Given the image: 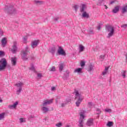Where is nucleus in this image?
<instances>
[{"instance_id":"nucleus-34","label":"nucleus","mask_w":127,"mask_h":127,"mask_svg":"<svg viewBox=\"0 0 127 127\" xmlns=\"http://www.w3.org/2000/svg\"><path fill=\"white\" fill-rule=\"evenodd\" d=\"M24 52H27L28 53H30V52H29V48H28V46L26 47L25 50H24Z\"/></svg>"},{"instance_id":"nucleus-64","label":"nucleus","mask_w":127,"mask_h":127,"mask_svg":"<svg viewBox=\"0 0 127 127\" xmlns=\"http://www.w3.org/2000/svg\"><path fill=\"white\" fill-rule=\"evenodd\" d=\"M65 127H70V125H66Z\"/></svg>"},{"instance_id":"nucleus-13","label":"nucleus","mask_w":127,"mask_h":127,"mask_svg":"<svg viewBox=\"0 0 127 127\" xmlns=\"http://www.w3.org/2000/svg\"><path fill=\"white\" fill-rule=\"evenodd\" d=\"M6 38L4 37L1 40V45L2 46H3V47H4V46L6 45V43H7V42L6 41Z\"/></svg>"},{"instance_id":"nucleus-60","label":"nucleus","mask_w":127,"mask_h":127,"mask_svg":"<svg viewBox=\"0 0 127 127\" xmlns=\"http://www.w3.org/2000/svg\"><path fill=\"white\" fill-rule=\"evenodd\" d=\"M63 78L65 80V79H67L68 78V76H65H65H64Z\"/></svg>"},{"instance_id":"nucleus-29","label":"nucleus","mask_w":127,"mask_h":127,"mask_svg":"<svg viewBox=\"0 0 127 127\" xmlns=\"http://www.w3.org/2000/svg\"><path fill=\"white\" fill-rule=\"evenodd\" d=\"M113 122H108V123L107 124V126L109 127H111L113 126Z\"/></svg>"},{"instance_id":"nucleus-58","label":"nucleus","mask_w":127,"mask_h":127,"mask_svg":"<svg viewBox=\"0 0 127 127\" xmlns=\"http://www.w3.org/2000/svg\"><path fill=\"white\" fill-rule=\"evenodd\" d=\"M100 58H102V59H104L105 58V56L101 55L100 56Z\"/></svg>"},{"instance_id":"nucleus-26","label":"nucleus","mask_w":127,"mask_h":127,"mask_svg":"<svg viewBox=\"0 0 127 127\" xmlns=\"http://www.w3.org/2000/svg\"><path fill=\"white\" fill-rule=\"evenodd\" d=\"M74 73H82V68H78L74 70Z\"/></svg>"},{"instance_id":"nucleus-53","label":"nucleus","mask_w":127,"mask_h":127,"mask_svg":"<svg viewBox=\"0 0 127 127\" xmlns=\"http://www.w3.org/2000/svg\"><path fill=\"white\" fill-rule=\"evenodd\" d=\"M52 91H55L56 90V88L54 86H53L51 88Z\"/></svg>"},{"instance_id":"nucleus-37","label":"nucleus","mask_w":127,"mask_h":127,"mask_svg":"<svg viewBox=\"0 0 127 127\" xmlns=\"http://www.w3.org/2000/svg\"><path fill=\"white\" fill-rule=\"evenodd\" d=\"M71 102V99H66L64 101V103H65L66 104H68V103H70Z\"/></svg>"},{"instance_id":"nucleus-6","label":"nucleus","mask_w":127,"mask_h":127,"mask_svg":"<svg viewBox=\"0 0 127 127\" xmlns=\"http://www.w3.org/2000/svg\"><path fill=\"white\" fill-rule=\"evenodd\" d=\"M58 53L59 55H62L63 56H66V53L64 51V49H63L62 47H59V49L58 50Z\"/></svg>"},{"instance_id":"nucleus-49","label":"nucleus","mask_w":127,"mask_h":127,"mask_svg":"<svg viewBox=\"0 0 127 127\" xmlns=\"http://www.w3.org/2000/svg\"><path fill=\"white\" fill-rule=\"evenodd\" d=\"M37 77H38V78H41V77H42V74L41 73H38Z\"/></svg>"},{"instance_id":"nucleus-61","label":"nucleus","mask_w":127,"mask_h":127,"mask_svg":"<svg viewBox=\"0 0 127 127\" xmlns=\"http://www.w3.org/2000/svg\"><path fill=\"white\" fill-rule=\"evenodd\" d=\"M103 1H104V0H100L99 2H100V3H102V2H103Z\"/></svg>"},{"instance_id":"nucleus-19","label":"nucleus","mask_w":127,"mask_h":127,"mask_svg":"<svg viewBox=\"0 0 127 127\" xmlns=\"http://www.w3.org/2000/svg\"><path fill=\"white\" fill-rule=\"evenodd\" d=\"M60 72H62L64 68V63H62L59 65Z\"/></svg>"},{"instance_id":"nucleus-63","label":"nucleus","mask_w":127,"mask_h":127,"mask_svg":"<svg viewBox=\"0 0 127 127\" xmlns=\"http://www.w3.org/2000/svg\"><path fill=\"white\" fill-rule=\"evenodd\" d=\"M104 6H105L106 9H108V6H107V5H105Z\"/></svg>"},{"instance_id":"nucleus-44","label":"nucleus","mask_w":127,"mask_h":127,"mask_svg":"<svg viewBox=\"0 0 127 127\" xmlns=\"http://www.w3.org/2000/svg\"><path fill=\"white\" fill-rule=\"evenodd\" d=\"M105 112H106V113H111L112 110L111 109H105Z\"/></svg>"},{"instance_id":"nucleus-1","label":"nucleus","mask_w":127,"mask_h":127,"mask_svg":"<svg viewBox=\"0 0 127 127\" xmlns=\"http://www.w3.org/2000/svg\"><path fill=\"white\" fill-rule=\"evenodd\" d=\"M105 28L106 31L109 32V33L108 34L107 38H111V37H112V36H113L115 33V27L109 24H107L105 25Z\"/></svg>"},{"instance_id":"nucleus-57","label":"nucleus","mask_w":127,"mask_h":127,"mask_svg":"<svg viewBox=\"0 0 127 127\" xmlns=\"http://www.w3.org/2000/svg\"><path fill=\"white\" fill-rule=\"evenodd\" d=\"M59 19V17H58L55 18V21H57Z\"/></svg>"},{"instance_id":"nucleus-3","label":"nucleus","mask_w":127,"mask_h":127,"mask_svg":"<svg viewBox=\"0 0 127 127\" xmlns=\"http://www.w3.org/2000/svg\"><path fill=\"white\" fill-rule=\"evenodd\" d=\"M5 10L9 14H15L16 13V10L12 5L10 6L7 9H5Z\"/></svg>"},{"instance_id":"nucleus-22","label":"nucleus","mask_w":127,"mask_h":127,"mask_svg":"<svg viewBox=\"0 0 127 127\" xmlns=\"http://www.w3.org/2000/svg\"><path fill=\"white\" fill-rule=\"evenodd\" d=\"M86 4H81V7L80 8V12H83L84 11H85V8H86Z\"/></svg>"},{"instance_id":"nucleus-38","label":"nucleus","mask_w":127,"mask_h":127,"mask_svg":"<svg viewBox=\"0 0 127 127\" xmlns=\"http://www.w3.org/2000/svg\"><path fill=\"white\" fill-rule=\"evenodd\" d=\"M48 102V105H50V104H52L53 103V99H50V100H47Z\"/></svg>"},{"instance_id":"nucleus-16","label":"nucleus","mask_w":127,"mask_h":127,"mask_svg":"<svg viewBox=\"0 0 127 127\" xmlns=\"http://www.w3.org/2000/svg\"><path fill=\"white\" fill-rule=\"evenodd\" d=\"M84 114H85V112H84V111H82L79 113V120H83L84 121V119H85V115H84Z\"/></svg>"},{"instance_id":"nucleus-15","label":"nucleus","mask_w":127,"mask_h":127,"mask_svg":"<svg viewBox=\"0 0 127 127\" xmlns=\"http://www.w3.org/2000/svg\"><path fill=\"white\" fill-rule=\"evenodd\" d=\"M74 93L75 94V100H77L78 98L81 97V94H79V91H78V90H76V89H75Z\"/></svg>"},{"instance_id":"nucleus-7","label":"nucleus","mask_w":127,"mask_h":127,"mask_svg":"<svg viewBox=\"0 0 127 127\" xmlns=\"http://www.w3.org/2000/svg\"><path fill=\"white\" fill-rule=\"evenodd\" d=\"M17 43L16 42H13V45L12 46V49L11 50V51L12 53L15 54L16 53V51H17Z\"/></svg>"},{"instance_id":"nucleus-17","label":"nucleus","mask_w":127,"mask_h":127,"mask_svg":"<svg viewBox=\"0 0 127 127\" xmlns=\"http://www.w3.org/2000/svg\"><path fill=\"white\" fill-rule=\"evenodd\" d=\"M42 111L43 112L44 114H46L47 112H49V109L46 107H43L42 108Z\"/></svg>"},{"instance_id":"nucleus-18","label":"nucleus","mask_w":127,"mask_h":127,"mask_svg":"<svg viewBox=\"0 0 127 127\" xmlns=\"http://www.w3.org/2000/svg\"><path fill=\"white\" fill-rule=\"evenodd\" d=\"M78 123H79L78 127H84V120H83L79 119Z\"/></svg>"},{"instance_id":"nucleus-36","label":"nucleus","mask_w":127,"mask_h":127,"mask_svg":"<svg viewBox=\"0 0 127 127\" xmlns=\"http://www.w3.org/2000/svg\"><path fill=\"white\" fill-rule=\"evenodd\" d=\"M47 105H49L47 100H45V102L43 103V106L44 107H46V106H47Z\"/></svg>"},{"instance_id":"nucleus-32","label":"nucleus","mask_w":127,"mask_h":127,"mask_svg":"<svg viewBox=\"0 0 127 127\" xmlns=\"http://www.w3.org/2000/svg\"><path fill=\"white\" fill-rule=\"evenodd\" d=\"M73 8L74 9L75 11L77 12V10H78V8H79V5L76 4L74 5L73 6Z\"/></svg>"},{"instance_id":"nucleus-55","label":"nucleus","mask_w":127,"mask_h":127,"mask_svg":"<svg viewBox=\"0 0 127 127\" xmlns=\"http://www.w3.org/2000/svg\"><path fill=\"white\" fill-rule=\"evenodd\" d=\"M109 67H106L105 70L108 72V70H109Z\"/></svg>"},{"instance_id":"nucleus-10","label":"nucleus","mask_w":127,"mask_h":127,"mask_svg":"<svg viewBox=\"0 0 127 127\" xmlns=\"http://www.w3.org/2000/svg\"><path fill=\"white\" fill-rule=\"evenodd\" d=\"M17 61V58L16 57H12L11 58V62L12 66H15L16 65Z\"/></svg>"},{"instance_id":"nucleus-24","label":"nucleus","mask_w":127,"mask_h":127,"mask_svg":"<svg viewBox=\"0 0 127 127\" xmlns=\"http://www.w3.org/2000/svg\"><path fill=\"white\" fill-rule=\"evenodd\" d=\"M85 50V47L82 45H79V52H83Z\"/></svg>"},{"instance_id":"nucleus-27","label":"nucleus","mask_w":127,"mask_h":127,"mask_svg":"<svg viewBox=\"0 0 127 127\" xmlns=\"http://www.w3.org/2000/svg\"><path fill=\"white\" fill-rule=\"evenodd\" d=\"M3 56H5V53L2 51H0V58L3 57Z\"/></svg>"},{"instance_id":"nucleus-2","label":"nucleus","mask_w":127,"mask_h":127,"mask_svg":"<svg viewBox=\"0 0 127 127\" xmlns=\"http://www.w3.org/2000/svg\"><path fill=\"white\" fill-rule=\"evenodd\" d=\"M7 65V61L5 58H2L0 60V71L5 69Z\"/></svg>"},{"instance_id":"nucleus-47","label":"nucleus","mask_w":127,"mask_h":127,"mask_svg":"<svg viewBox=\"0 0 127 127\" xmlns=\"http://www.w3.org/2000/svg\"><path fill=\"white\" fill-rule=\"evenodd\" d=\"M66 105H67V104H66L65 102H64V103H62V104H61V107H62V108H64V107H65V106H66Z\"/></svg>"},{"instance_id":"nucleus-5","label":"nucleus","mask_w":127,"mask_h":127,"mask_svg":"<svg viewBox=\"0 0 127 127\" xmlns=\"http://www.w3.org/2000/svg\"><path fill=\"white\" fill-rule=\"evenodd\" d=\"M23 83L22 82H19V83H16L15 84V86L16 87H19L18 90H17V95H19V93L21 92V91H22V86H23Z\"/></svg>"},{"instance_id":"nucleus-42","label":"nucleus","mask_w":127,"mask_h":127,"mask_svg":"<svg viewBox=\"0 0 127 127\" xmlns=\"http://www.w3.org/2000/svg\"><path fill=\"white\" fill-rule=\"evenodd\" d=\"M20 123H25V120L23 118H20Z\"/></svg>"},{"instance_id":"nucleus-33","label":"nucleus","mask_w":127,"mask_h":127,"mask_svg":"<svg viewBox=\"0 0 127 127\" xmlns=\"http://www.w3.org/2000/svg\"><path fill=\"white\" fill-rule=\"evenodd\" d=\"M35 3L38 4V3L39 4H43V1H40V0H37L35 1Z\"/></svg>"},{"instance_id":"nucleus-50","label":"nucleus","mask_w":127,"mask_h":127,"mask_svg":"<svg viewBox=\"0 0 127 127\" xmlns=\"http://www.w3.org/2000/svg\"><path fill=\"white\" fill-rule=\"evenodd\" d=\"M31 60H34V56L33 55H31L30 56Z\"/></svg>"},{"instance_id":"nucleus-52","label":"nucleus","mask_w":127,"mask_h":127,"mask_svg":"<svg viewBox=\"0 0 127 127\" xmlns=\"http://www.w3.org/2000/svg\"><path fill=\"white\" fill-rule=\"evenodd\" d=\"M23 41H24L25 42L26 41V40H27V38H26V37H24L23 38Z\"/></svg>"},{"instance_id":"nucleus-4","label":"nucleus","mask_w":127,"mask_h":127,"mask_svg":"<svg viewBox=\"0 0 127 127\" xmlns=\"http://www.w3.org/2000/svg\"><path fill=\"white\" fill-rule=\"evenodd\" d=\"M28 53L26 52H24V50H22L21 51V59L24 61H26V60H28V57H27V55H28Z\"/></svg>"},{"instance_id":"nucleus-28","label":"nucleus","mask_w":127,"mask_h":127,"mask_svg":"<svg viewBox=\"0 0 127 127\" xmlns=\"http://www.w3.org/2000/svg\"><path fill=\"white\" fill-rule=\"evenodd\" d=\"M5 115V113H2L0 114V120H3V119L4 118V116Z\"/></svg>"},{"instance_id":"nucleus-12","label":"nucleus","mask_w":127,"mask_h":127,"mask_svg":"<svg viewBox=\"0 0 127 127\" xmlns=\"http://www.w3.org/2000/svg\"><path fill=\"white\" fill-rule=\"evenodd\" d=\"M49 52L52 54H54L56 52V47L54 46L53 47L50 48L49 49Z\"/></svg>"},{"instance_id":"nucleus-20","label":"nucleus","mask_w":127,"mask_h":127,"mask_svg":"<svg viewBox=\"0 0 127 127\" xmlns=\"http://www.w3.org/2000/svg\"><path fill=\"white\" fill-rule=\"evenodd\" d=\"M82 17H84L85 18H89L90 17V16L89 15V14L87 13V12L84 11L82 13Z\"/></svg>"},{"instance_id":"nucleus-9","label":"nucleus","mask_w":127,"mask_h":127,"mask_svg":"<svg viewBox=\"0 0 127 127\" xmlns=\"http://www.w3.org/2000/svg\"><path fill=\"white\" fill-rule=\"evenodd\" d=\"M39 43L37 40L33 41L31 44V47L32 48H35V47H37Z\"/></svg>"},{"instance_id":"nucleus-46","label":"nucleus","mask_w":127,"mask_h":127,"mask_svg":"<svg viewBox=\"0 0 127 127\" xmlns=\"http://www.w3.org/2000/svg\"><path fill=\"white\" fill-rule=\"evenodd\" d=\"M0 35H1V36H2V35H3V31H2V30H1V29H0Z\"/></svg>"},{"instance_id":"nucleus-8","label":"nucleus","mask_w":127,"mask_h":127,"mask_svg":"<svg viewBox=\"0 0 127 127\" xmlns=\"http://www.w3.org/2000/svg\"><path fill=\"white\" fill-rule=\"evenodd\" d=\"M93 125H94V119H92V118L89 119L86 122V125H87L88 127H91V126H93Z\"/></svg>"},{"instance_id":"nucleus-39","label":"nucleus","mask_w":127,"mask_h":127,"mask_svg":"<svg viewBox=\"0 0 127 127\" xmlns=\"http://www.w3.org/2000/svg\"><path fill=\"white\" fill-rule=\"evenodd\" d=\"M96 111H97V112H98V113L97 114V115H100L101 114V113H102L101 109L99 108H97Z\"/></svg>"},{"instance_id":"nucleus-21","label":"nucleus","mask_w":127,"mask_h":127,"mask_svg":"<svg viewBox=\"0 0 127 127\" xmlns=\"http://www.w3.org/2000/svg\"><path fill=\"white\" fill-rule=\"evenodd\" d=\"M29 70L33 71L34 73H36V70H35V67H34L33 64H31V67H29Z\"/></svg>"},{"instance_id":"nucleus-56","label":"nucleus","mask_w":127,"mask_h":127,"mask_svg":"<svg viewBox=\"0 0 127 127\" xmlns=\"http://www.w3.org/2000/svg\"><path fill=\"white\" fill-rule=\"evenodd\" d=\"M97 29H98V30H101V26H98V27H97Z\"/></svg>"},{"instance_id":"nucleus-40","label":"nucleus","mask_w":127,"mask_h":127,"mask_svg":"<svg viewBox=\"0 0 127 127\" xmlns=\"http://www.w3.org/2000/svg\"><path fill=\"white\" fill-rule=\"evenodd\" d=\"M122 76L123 78H126V71L125 70L122 71Z\"/></svg>"},{"instance_id":"nucleus-31","label":"nucleus","mask_w":127,"mask_h":127,"mask_svg":"<svg viewBox=\"0 0 127 127\" xmlns=\"http://www.w3.org/2000/svg\"><path fill=\"white\" fill-rule=\"evenodd\" d=\"M86 64V62L84 61H81L80 62V66L81 67H84Z\"/></svg>"},{"instance_id":"nucleus-43","label":"nucleus","mask_w":127,"mask_h":127,"mask_svg":"<svg viewBox=\"0 0 127 127\" xmlns=\"http://www.w3.org/2000/svg\"><path fill=\"white\" fill-rule=\"evenodd\" d=\"M122 28H126L127 27V24H123L121 25Z\"/></svg>"},{"instance_id":"nucleus-11","label":"nucleus","mask_w":127,"mask_h":127,"mask_svg":"<svg viewBox=\"0 0 127 127\" xmlns=\"http://www.w3.org/2000/svg\"><path fill=\"white\" fill-rule=\"evenodd\" d=\"M120 7H121L120 5L116 6L112 10L113 13H118L120 11Z\"/></svg>"},{"instance_id":"nucleus-48","label":"nucleus","mask_w":127,"mask_h":127,"mask_svg":"<svg viewBox=\"0 0 127 127\" xmlns=\"http://www.w3.org/2000/svg\"><path fill=\"white\" fill-rule=\"evenodd\" d=\"M9 109H14L15 108V107H14V106H13V104L12 105L9 106Z\"/></svg>"},{"instance_id":"nucleus-23","label":"nucleus","mask_w":127,"mask_h":127,"mask_svg":"<svg viewBox=\"0 0 127 127\" xmlns=\"http://www.w3.org/2000/svg\"><path fill=\"white\" fill-rule=\"evenodd\" d=\"M93 68L94 66L93 65V64H90L88 66V69L87 71H88V72H91L93 70Z\"/></svg>"},{"instance_id":"nucleus-35","label":"nucleus","mask_w":127,"mask_h":127,"mask_svg":"<svg viewBox=\"0 0 127 127\" xmlns=\"http://www.w3.org/2000/svg\"><path fill=\"white\" fill-rule=\"evenodd\" d=\"M63 126L62 123H59L57 124H56V126L57 127H61Z\"/></svg>"},{"instance_id":"nucleus-59","label":"nucleus","mask_w":127,"mask_h":127,"mask_svg":"<svg viewBox=\"0 0 127 127\" xmlns=\"http://www.w3.org/2000/svg\"><path fill=\"white\" fill-rule=\"evenodd\" d=\"M114 2H115V1H111L110 2V4H113V3H114Z\"/></svg>"},{"instance_id":"nucleus-54","label":"nucleus","mask_w":127,"mask_h":127,"mask_svg":"<svg viewBox=\"0 0 127 127\" xmlns=\"http://www.w3.org/2000/svg\"><path fill=\"white\" fill-rule=\"evenodd\" d=\"M124 55L125 56L126 60H127V53L126 52H124Z\"/></svg>"},{"instance_id":"nucleus-30","label":"nucleus","mask_w":127,"mask_h":127,"mask_svg":"<svg viewBox=\"0 0 127 127\" xmlns=\"http://www.w3.org/2000/svg\"><path fill=\"white\" fill-rule=\"evenodd\" d=\"M49 70L52 72H55L56 71V68L55 66H52L50 68Z\"/></svg>"},{"instance_id":"nucleus-45","label":"nucleus","mask_w":127,"mask_h":127,"mask_svg":"<svg viewBox=\"0 0 127 127\" xmlns=\"http://www.w3.org/2000/svg\"><path fill=\"white\" fill-rule=\"evenodd\" d=\"M13 105L14 107H15V108H16V106L18 105V102L16 101Z\"/></svg>"},{"instance_id":"nucleus-41","label":"nucleus","mask_w":127,"mask_h":127,"mask_svg":"<svg viewBox=\"0 0 127 127\" xmlns=\"http://www.w3.org/2000/svg\"><path fill=\"white\" fill-rule=\"evenodd\" d=\"M89 108H91L93 106V103L92 102H88V103Z\"/></svg>"},{"instance_id":"nucleus-14","label":"nucleus","mask_w":127,"mask_h":127,"mask_svg":"<svg viewBox=\"0 0 127 127\" xmlns=\"http://www.w3.org/2000/svg\"><path fill=\"white\" fill-rule=\"evenodd\" d=\"M77 100L75 103V105L76 107H79L80 104H81V102L83 101V99L81 98V97H77Z\"/></svg>"},{"instance_id":"nucleus-51","label":"nucleus","mask_w":127,"mask_h":127,"mask_svg":"<svg viewBox=\"0 0 127 127\" xmlns=\"http://www.w3.org/2000/svg\"><path fill=\"white\" fill-rule=\"evenodd\" d=\"M107 73H108V71L104 70L102 72V75H106Z\"/></svg>"},{"instance_id":"nucleus-25","label":"nucleus","mask_w":127,"mask_h":127,"mask_svg":"<svg viewBox=\"0 0 127 127\" xmlns=\"http://www.w3.org/2000/svg\"><path fill=\"white\" fill-rule=\"evenodd\" d=\"M127 12V5L124 6L122 8V13L124 14Z\"/></svg>"},{"instance_id":"nucleus-62","label":"nucleus","mask_w":127,"mask_h":127,"mask_svg":"<svg viewBox=\"0 0 127 127\" xmlns=\"http://www.w3.org/2000/svg\"><path fill=\"white\" fill-rule=\"evenodd\" d=\"M89 33H93V31H92V30H90L89 31Z\"/></svg>"}]
</instances>
